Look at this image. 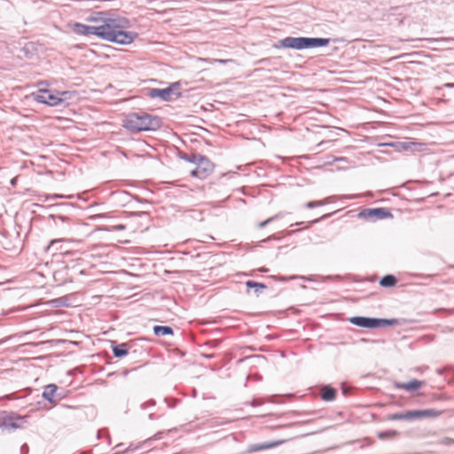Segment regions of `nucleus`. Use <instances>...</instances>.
<instances>
[{"label": "nucleus", "instance_id": "obj_21", "mask_svg": "<svg viewBox=\"0 0 454 454\" xmlns=\"http://www.w3.org/2000/svg\"><path fill=\"white\" fill-rule=\"evenodd\" d=\"M413 411H409L403 413H393L388 416L390 420H413Z\"/></svg>", "mask_w": 454, "mask_h": 454}, {"label": "nucleus", "instance_id": "obj_4", "mask_svg": "<svg viewBox=\"0 0 454 454\" xmlns=\"http://www.w3.org/2000/svg\"><path fill=\"white\" fill-rule=\"evenodd\" d=\"M27 423V417L13 411L0 412V427L8 430L21 429Z\"/></svg>", "mask_w": 454, "mask_h": 454}, {"label": "nucleus", "instance_id": "obj_25", "mask_svg": "<svg viewBox=\"0 0 454 454\" xmlns=\"http://www.w3.org/2000/svg\"><path fill=\"white\" fill-rule=\"evenodd\" d=\"M246 286L248 288H253L257 294H260L262 292V290H264L267 288L266 285H264L262 283L255 282L253 280L247 281Z\"/></svg>", "mask_w": 454, "mask_h": 454}, {"label": "nucleus", "instance_id": "obj_5", "mask_svg": "<svg viewBox=\"0 0 454 454\" xmlns=\"http://www.w3.org/2000/svg\"><path fill=\"white\" fill-rule=\"evenodd\" d=\"M194 165L196 167L190 171V174L192 176L199 179H206L208 177L215 168L214 163L207 156L201 154L199 155Z\"/></svg>", "mask_w": 454, "mask_h": 454}, {"label": "nucleus", "instance_id": "obj_32", "mask_svg": "<svg viewBox=\"0 0 454 454\" xmlns=\"http://www.w3.org/2000/svg\"><path fill=\"white\" fill-rule=\"evenodd\" d=\"M29 447L27 443H24L20 447V454H28Z\"/></svg>", "mask_w": 454, "mask_h": 454}, {"label": "nucleus", "instance_id": "obj_37", "mask_svg": "<svg viewBox=\"0 0 454 454\" xmlns=\"http://www.w3.org/2000/svg\"><path fill=\"white\" fill-rule=\"evenodd\" d=\"M319 221H320V219L313 220V221H311V222H310V224H311V223H318Z\"/></svg>", "mask_w": 454, "mask_h": 454}, {"label": "nucleus", "instance_id": "obj_43", "mask_svg": "<svg viewBox=\"0 0 454 454\" xmlns=\"http://www.w3.org/2000/svg\"><path fill=\"white\" fill-rule=\"evenodd\" d=\"M262 270V271H263V272L268 271V270H266V269H262V270Z\"/></svg>", "mask_w": 454, "mask_h": 454}, {"label": "nucleus", "instance_id": "obj_11", "mask_svg": "<svg viewBox=\"0 0 454 454\" xmlns=\"http://www.w3.org/2000/svg\"><path fill=\"white\" fill-rule=\"evenodd\" d=\"M147 95L151 98H159L163 101H170L172 99L170 88H164V89L152 88V89H149Z\"/></svg>", "mask_w": 454, "mask_h": 454}, {"label": "nucleus", "instance_id": "obj_6", "mask_svg": "<svg viewBox=\"0 0 454 454\" xmlns=\"http://www.w3.org/2000/svg\"><path fill=\"white\" fill-rule=\"evenodd\" d=\"M361 219H386L393 217L391 212L385 207L364 208L359 214Z\"/></svg>", "mask_w": 454, "mask_h": 454}, {"label": "nucleus", "instance_id": "obj_39", "mask_svg": "<svg viewBox=\"0 0 454 454\" xmlns=\"http://www.w3.org/2000/svg\"><path fill=\"white\" fill-rule=\"evenodd\" d=\"M329 216V215H325L321 217V219H325V218H327Z\"/></svg>", "mask_w": 454, "mask_h": 454}, {"label": "nucleus", "instance_id": "obj_28", "mask_svg": "<svg viewBox=\"0 0 454 454\" xmlns=\"http://www.w3.org/2000/svg\"><path fill=\"white\" fill-rule=\"evenodd\" d=\"M329 202H331V198H327V199H326V200H325L309 201V202H307V203L305 204V207H306L307 208L311 209V208H314V207H316L323 206V205H325V204H326V203H329Z\"/></svg>", "mask_w": 454, "mask_h": 454}, {"label": "nucleus", "instance_id": "obj_10", "mask_svg": "<svg viewBox=\"0 0 454 454\" xmlns=\"http://www.w3.org/2000/svg\"><path fill=\"white\" fill-rule=\"evenodd\" d=\"M284 442H285L284 440H278V441H270V442H262V443H254V444H251L248 446L247 451L248 452H256V451H261V450H269V449L276 448Z\"/></svg>", "mask_w": 454, "mask_h": 454}, {"label": "nucleus", "instance_id": "obj_35", "mask_svg": "<svg viewBox=\"0 0 454 454\" xmlns=\"http://www.w3.org/2000/svg\"><path fill=\"white\" fill-rule=\"evenodd\" d=\"M275 278H276V279H278V280H279V281H286V280H287V278H286L282 277V276H281V277H275Z\"/></svg>", "mask_w": 454, "mask_h": 454}, {"label": "nucleus", "instance_id": "obj_23", "mask_svg": "<svg viewBox=\"0 0 454 454\" xmlns=\"http://www.w3.org/2000/svg\"><path fill=\"white\" fill-rule=\"evenodd\" d=\"M397 278L394 275H385L380 280V285L384 287H393L396 285Z\"/></svg>", "mask_w": 454, "mask_h": 454}, {"label": "nucleus", "instance_id": "obj_14", "mask_svg": "<svg viewBox=\"0 0 454 454\" xmlns=\"http://www.w3.org/2000/svg\"><path fill=\"white\" fill-rule=\"evenodd\" d=\"M348 322L351 323L354 325L362 327V328H368L372 329V317H349Z\"/></svg>", "mask_w": 454, "mask_h": 454}, {"label": "nucleus", "instance_id": "obj_15", "mask_svg": "<svg viewBox=\"0 0 454 454\" xmlns=\"http://www.w3.org/2000/svg\"><path fill=\"white\" fill-rule=\"evenodd\" d=\"M337 390L330 385H325L320 389V396L325 402L333 401L336 398Z\"/></svg>", "mask_w": 454, "mask_h": 454}, {"label": "nucleus", "instance_id": "obj_30", "mask_svg": "<svg viewBox=\"0 0 454 454\" xmlns=\"http://www.w3.org/2000/svg\"><path fill=\"white\" fill-rule=\"evenodd\" d=\"M168 88H170L172 96L176 95V98L180 97V92H177L180 88V83L178 82L171 83Z\"/></svg>", "mask_w": 454, "mask_h": 454}, {"label": "nucleus", "instance_id": "obj_34", "mask_svg": "<svg viewBox=\"0 0 454 454\" xmlns=\"http://www.w3.org/2000/svg\"><path fill=\"white\" fill-rule=\"evenodd\" d=\"M454 443V439L451 438H446L445 439V444L450 445Z\"/></svg>", "mask_w": 454, "mask_h": 454}, {"label": "nucleus", "instance_id": "obj_8", "mask_svg": "<svg viewBox=\"0 0 454 454\" xmlns=\"http://www.w3.org/2000/svg\"><path fill=\"white\" fill-rule=\"evenodd\" d=\"M305 37H291L287 36L284 39L279 40L274 44L275 48H289L295 50L305 49Z\"/></svg>", "mask_w": 454, "mask_h": 454}, {"label": "nucleus", "instance_id": "obj_17", "mask_svg": "<svg viewBox=\"0 0 454 454\" xmlns=\"http://www.w3.org/2000/svg\"><path fill=\"white\" fill-rule=\"evenodd\" d=\"M398 325V320L395 318H375L372 317V329L380 328L385 326H393Z\"/></svg>", "mask_w": 454, "mask_h": 454}, {"label": "nucleus", "instance_id": "obj_9", "mask_svg": "<svg viewBox=\"0 0 454 454\" xmlns=\"http://www.w3.org/2000/svg\"><path fill=\"white\" fill-rule=\"evenodd\" d=\"M131 348L130 342L117 343L116 340H111V348L114 356L116 358H122L129 354Z\"/></svg>", "mask_w": 454, "mask_h": 454}, {"label": "nucleus", "instance_id": "obj_18", "mask_svg": "<svg viewBox=\"0 0 454 454\" xmlns=\"http://www.w3.org/2000/svg\"><path fill=\"white\" fill-rule=\"evenodd\" d=\"M424 384L423 381L419 380H412L409 382L405 383H396V387L405 389L408 392H414L420 388V387Z\"/></svg>", "mask_w": 454, "mask_h": 454}, {"label": "nucleus", "instance_id": "obj_26", "mask_svg": "<svg viewBox=\"0 0 454 454\" xmlns=\"http://www.w3.org/2000/svg\"><path fill=\"white\" fill-rule=\"evenodd\" d=\"M284 215V213L283 212H279L276 215H274L273 216H270L269 217L268 219H266L265 221H262L261 223H258V228L259 229H263L264 227H266L268 224L273 223L274 221L278 220V219H280L281 217H283Z\"/></svg>", "mask_w": 454, "mask_h": 454}, {"label": "nucleus", "instance_id": "obj_42", "mask_svg": "<svg viewBox=\"0 0 454 454\" xmlns=\"http://www.w3.org/2000/svg\"><path fill=\"white\" fill-rule=\"evenodd\" d=\"M257 404H258V403H256L255 402H253V403H252V405H253V406H255V405H257Z\"/></svg>", "mask_w": 454, "mask_h": 454}, {"label": "nucleus", "instance_id": "obj_36", "mask_svg": "<svg viewBox=\"0 0 454 454\" xmlns=\"http://www.w3.org/2000/svg\"><path fill=\"white\" fill-rule=\"evenodd\" d=\"M144 405L145 406V405H155V402L153 400H151L150 402H148L147 403H145Z\"/></svg>", "mask_w": 454, "mask_h": 454}, {"label": "nucleus", "instance_id": "obj_16", "mask_svg": "<svg viewBox=\"0 0 454 454\" xmlns=\"http://www.w3.org/2000/svg\"><path fill=\"white\" fill-rule=\"evenodd\" d=\"M58 388V386L55 384L47 385L43 392V397L50 403L56 404L57 400L54 397Z\"/></svg>", "mask_w": 454, "mask_h": 454}, {"label": "nucleus", "instance_id": "obj_41", "mask_svg": "<svg viewBox=\"0 0 454 454\" xmlns=\"http://www.w3.org/2000/svg\"><path fill=\"white\" fill-rule=\"evenodd\" d=\"M409 147H410V146H409L407 144H405V145H403V148H405V149H407V148H409Z\"/></svg>", "mask_w": 454, "mask_h": 454}, {"label": "nucleus", "instance_id": "obj_31", "mask_svg": "<svg viewBox=\"0 0 454 454\" xmlns=\"http://www.w3.org/2000/svg\"><path fill=\"white\" fill-rule=\"evenodd\" d=\"M107 230L108 231H124V230H126V225L125 224H117V225L112 226L111 228H108Z\"/></svg>", "mask_w": 454, "mask_h": 454}, {"label": "nucleus", "instance_id": "obj_2", "mask_svg": "<svg viewBox=\"0 0 454 454\" xmlns=\"http://www.w3.org/2000/svg\"><path fill=\"white\" fill-rule=\"evenodd\" d=\"M162 125L159 116L145 112H134L129 114L123 120L122 126L130 133L157 130Z\"/></svg>", "mask_w": 454, "mask_h": 454}, {"label": "nucleus", "instance_id": "obj_29", "mask_svg": "<svg viewBox=\"0 0 454 454\" xmlns=\"http://www.w3.org/2000/svg\"><path fill=\"white\" fill-rule=\"evenodd\" d=\"M396 434H397L396 431H395V430H388V431L380 432L379 434V438L382 439V440H385V439H387L389 437L395 436Z\"/></svg>", "mask_w": 454, "mask_h": 454}, {"label": "nucleus", "instance_id": "obj_7", "mask_svg": "<svg viewBox=\"0 0 454 454\" xmlns=\"http://www.w3.org/2000/svg\"><path fill=\"white\" fill-rule=\"evenodd\" d=\"M54 221L56 226L59 228L61 234L65 236L75 235L78 226L70 218L59 215Z\"/></svg>", "mask_w": 454, "mask_h": 454}, {"label": "nucleus", "instance_id": "obj_13", "mask_svg": "<svg viewBox=\"0 0 454 454\" xmlns=\"http://www.w3.org/2000/svg\"><path fill=\"white\" fill-rule=\"evenodd\" d=\"M305 49L327 46L330 43L329 38L305 37Z\"/></svg>", "mask_w": 454, "mask_h": 454}, {"label": "nucleus", "instance_id": "obj_38", "mask_svg": "<svg viewBox=\"0 0 454 454\" xmlns=\"http://www.w3.org/2000/svg\"><path fill=\"white\" fill-rule=\"evenodd\" d=\"M301 223H302L301 222H298V223H295L294 224H292L291 226H293V225H296V226H298V225H300V224H301Z\"/></svg>", "mask_w": 454, "mask_h": 454}, {"label": "nucleus", "instance_id": "obj_1", "mask_svg": "<svg viewBox=\"0 0 454 454\" xmlns=\"http://www.w3.org/2000/svg\"><path fill=\"white\" fill-rule=\"evenodd\" d=\"M130 27L129 20H106L104 24L89 26L76 23L75 33L82 35H96L106 41L115 43L121 45H127L133 43L137 37V33L125 31Z\"/></svg>", "mask_w": 454, "mask_h": 454}, {"label": "nucleus", "instance_id": "obj_24", "mask_svg": "<svg viewBox=\"0 0 454 454\" xmlns=\"http://www.w3.org/2000/svg\"><path fill=\"white\" fill-rule=\"evenodd\" d=\"M68 239H65V238H62V239H52L49 246L47 247V250L50 251V250H52L53 254L57 253L58 251H59V253H63L65 252V250H63L62 247H55L59 243H62V242H67Z\"/></svg>", "mask_w": 454, "mask_h": 454}, {"label": "nucleus", "instance_id": "obj_40", "mask_svg": "<svg viewBox=\"0 0 454 454\" xmlns=\"http://www.w3.org/2000/svg\"><path fill=\"white\" fill-rule=\"evenodd\" d=\"M300 231H301V230L291 231L289 232V234H292V233H294V232Z\"/></svg>", "mask_w": 454, "mask_h": 454}, {"label": "nucleus", "instance_id": "obj_19", "mask_svg": "<svg viewBox=\"0 0 454 454\" xmlns=\"http://www.w3.org/2000/svg\"><path fill=\"white\" fill-rule=\"evenodd\" d=\"M415 415L413 416L414 419H422V418H435L441 415L442 411H436L434 409H426V410H415L413 411Z\"/></svg>", "mask_w": 454, "mask_h": 454}, {"label": "nucleus", "instance_id": "obj_3", "mask_svg": "<svg viewBox=\"0 0 454 454\" xmlns=\"http://www.w3.org/2000/svg\"><path fill=\"white\" fill-rule=\"evenodd\" d=\"M69 91L54 92L46 89H40L31 94L32 98L38 103L46 104L51 106H57L61 104L64 99L67 98Z\"/></svg>", "mask_w": 454, "mask_h": 454}, {"label": "nucleus", "instance_id": "obj_22", "mask_svg": "<svg viewBox=\"0 0 454 454\" xmlns=\"http://www.w3.org/2000/svg\"><path fill=\"white\" fill-rule=\"evenodd\" d=\"M153 333L156 336L173 335L174 330L168 325H155L153 327Z\"/></svg>", "mask_w": 454, "mask_h": 454}, {"label": "nucleus", "instance_id": "obj_12", "mask_svg": "<svg viewBox=\"0 0 454 454\" xmlns=\"http://www.w3.org/2000/svg\"><path fill=\"white\" fill-rule=\"evenodd\" d=\"M160 434L161 433H157L153 437H149V438L145 439V441L140 442L138 443L131 442L125 450H123L120 453L121 454H131V453H134L136 450L142 449L144 446L149 447L154 439H157L160 437Z\"/></svg>", "mask_w": 454, "mask_h": 454}, {"label": "nucleus", "instance_id": "obj_33", "mask_svg": "<svg viewBox=\"0 0 454 454\" xmlns=\"http://www.w3.org/2000/svg\"><path fill=\"white\" fill-rule=\"evenodd\" d=\"M272 239H278L274 235L269 236L268 238L264 239L262 242H268Z\"/></svg>", "mask_w": 454, "mask_h": 454}, {"label": "nucleus", "instance_id": "obj_20", "mask_svg": "<svg viewBox=\"0 0 454 454\" xmlns=\"http://www.w3.org/2000/svg\"><path fill=\"white\" fill-rule=\"evenodd\" d=\"M88 20L90 21L97 22L98 24H104V21L106 20H127V19L122 18V17L112 18V17H109L107 15V13L101 12H97L95 15L90 17Z\"/></svg>", "mask_w": 454, "mask_h": 454}, {"label": "nucleus", "instance_id": "obj_27", "mask_svg": "<svg viewBox=\"0 0 454 454\" xmlns=\"http://www.w3.org/2000/svg\"><path fill=\"white\" fill-rule=\"evenodd\" d=\"M199 155H200V153H183V152L179 153V157L181 159L184 160L185 161L193 163V164L196 162Z\"/></svg>", "mask_w": 454, "mask_h": 454}]
</instances>
